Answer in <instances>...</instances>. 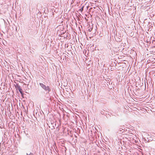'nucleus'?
<instances>
[{
  "label": "nucleus",
  "mask_w": 155,
  "mask_h": 155,
  "mask_svg": "<svg viewBox=\"0 0 155 155\" xmlns=\"http://www.w3.org/2000/svg\"><path fill=\"white\" fill-rule=\"evenodd\" d=\"M44 90L47 92V93H49V92L51 91V89L48 86H46Z\"/></svg>",
  "instance_id": "nucleus-1"
},
{
  "label": "nucleus",
  "mask_w": 155,
  "mask_h": 155,
  "mask_svg": "<svg viewBox=\"0 0 155 155\" xmlns=\"http://www.w3.org/2000/svg\"><path fill=\"white\" fill-rule=\"evenodd\" d=\"M39 84L40 86L44 90L46 86V85H45L44 84L42 83H40Z\"/></svg>",
  "instance_id": "nucleus-2"
},
{
  "label": "nucleus",
  "mask_w": 155,
  "mask_h": 155,
  "mask_svg": "<svg viewBox=\"0 0 155 155\" xmlns=\"http://www.w3.org/2000/svg\"><path fill=\"white\" fill-rule=\"evenodd\" d=\"M17 89L19 90V89H21V88L20 86L19 85H17Z\"/></svg>",
  "instance_id": "nucleus-3"
},
{
  "label": "nucleus",
  "mask_w": 155,
  "mask_h": 155,
  "mask_svg": "<svg viewBox=\"0 0 155 155\" xmlns=\"http://www.w3.org/2000/svg\"><path fill=\"white\" fill-rule=\"evenodd\" d=\"M19 92L22 95L23 94V92H22V89H19Z\"/></svg>",
  "instance_id": "nucleus-4"
},
{
  "label": "nucleus",
  "mask_w": 155,
  "mask_h": 155,
  "mask_svg": "<svg viewBox=\"0 0 155 155\" xmlns=\"http://www.w3.org/2000/svg\"><path fill=\"white\" fill-rule=\"evenodd\" d=\"M26 155H34L33 153H31L29 154H28V153H27Z\"/></svg>",
  "instance_id": "nucleus-5"
},
{
  "label": "nucleus",
  "mask_w": 155,
  "mask_h": 155,
  "mask_svg": "<svg viewBox=\"0 0 155 155\" xmlns=\"http://www.w3.org/2000/svg\"><path fill=\"white\" fill-rule=\"evenodd\" d=\"M83 7H82L81 8V11H83Z\"/></svg>",
  "instance_id": "nucleus-6"
}]
</instances>
